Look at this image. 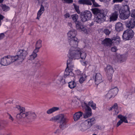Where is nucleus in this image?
Wrapping results in <instances>:
<instances>
[{
  "label": "nucleus",
  "instance_id": "f257e3e1",
  "mask_svg": "<svg viewBox=\"0 0 135 135\" xmlns=\"http://www.w3.org/2000/svg\"><path fill=\"white\" fill-rule=\"evenodd\" d=\"M16 108L20 112V113L17 114L16 115V117L17 119L20 120L24 118V121L28 123L34 121L37 117V115L34 112L28 111L23 113L25 110L24 107H21L19 105H16Z\"/></svg>",
  "mask_w": 135,
  "mask_h": 135
},
{
  "label": "nucleus",
  "instance_id": "f03ea898",
  "mask_svg": "<svg viewBox=\"0 0 135 135\" xmlns=\"http://www.w3.org/2000/svg\"><path fill=\"white\" fill-rule=\"evenodd\" d=\"M58 120L59 123V128L57 129L54 133L59 134L66 127V123L69 121L68 119L65 116L64 114H59L55 116L54 118H52L50 120Z\"/></svg>",
  "mask_w": 135,
  "mask_h": 135
},
{
  "label": "nucleus",
  "instance_id": "7ed1b4c3",
  "mask_svg": "<svg viewBox=\"0 0 135 135\" xmlns=\"http://www.w3.org/2000/svg\"><path fill=\"white\" fill-rule=\"evenodd\" d=\"M93 13L95 15L94 19V21L98 23H101L102 20L104 21H107L106 17H108L107 15V11L106 10H100L97 8L91 9Z\"/></svg>",
  "mask_w": 135,
  "mask_h": 135
},
{
  "label": "nucleus",
  "instance_id": "20e7f679",
  "mask_svg": "<svg viewBox=\"0 0 135 135\" xmlns=\"http://www.w3.org/2000/svg\"><path fill=\"white\" fill-rule=\"evenodd\" d=\"M28 49H20L17 52V55L13 56L15 61L18 62H22L25 59L28 54Z\"/></svg>",
  "mask_w": 135,
  "mask_h": 135
},
{
  "label": "nucleus",
  "instance_id": "39448f33",
  "mask_svg": "<svg viewBox=\"0 0 135 135\" xmlns=\"http://www.w3.org/2000/svg\"><path fill=\"white\" fill-rule=\"evenodd\" d=\"M80 49L78 48H71L68 56L70 59H78L80 58Z\"/></svg>",
  "mask_w": 135,
  "mask_h": 135
},
{
  "label": "nucleus",
  "instance_id": "423d86ee",
  "mask_svg": "<svg viewBox=\"0 0 135 135\" xmlns=\"http://www.w3.org/2000/svg\"><path fill=\"white\" fill-rule=\"evenodd\" d=\"M13 56H5L1 59L0 64L3 66H7L15 62Z\"/></svg>",
  "mask_w": 135,
  "mask_h": 135
},
{
  "label": "nucleus",
  "instance_id": "0eeeda50",
  "mask_svg": "<svg viewBox=\"0 0 135 135\" xmlns=\"http://www.w3.org/2000/svg\"><path fill=\"white\" fill-rule=\"evenodd\" d=\"M134 35V32L132 30L127 29L124 31L122 38L124 40H129L133 37Z\"/></svg>",
  "mask_w": 135,
  "mask_h": 135
},
{
  "label": "nucleus",
  "instance_id": "6e6552de",
  "mask_svg": "<svg viewBox=\"0 0 135 135\" xmlns=\"http://www.w3.org/2000/svg\"><path fill=\"white\" fill-rule=\"evenodd\" d=\"M81 20L83 22H85L90 20L92 16L91 12L88 11H85L80 14Z\"/></svg>",
  "mask_w": 135,
  "mask_h": 135
},
{
  "label": "nucleus",
  "instance_id": "1a4fd4ad",
  "mask_svg": "<svg viewBox=\"0 0 135 135\" xmlns=\"http://www.w3.org/2000/svg\"><path fill=\"white\" fill-rule=\"evenodd\" d=\"M92 2L93 6L94 7H98L99 5L95 2L94 0H79L78 1V3L84 5H91Z\"/></svg>",
  "mask_w": 135,
  "mask_h": 135
},
{
  "label": "nucleus",
  "instance_id": "9d476101",
  "mask_svg": "<svg viewBox=\"0 0 135 135\" xmlns=\"http://www.w3.org/2000/svg\"><path fill=\"white\" fill-rule=\"evenodd\" d=\"M118 91V89L116 87L110 89L107 94V96L109 99L114 97L117 94Z\"/></svg>",
  "mask_w": 135,
  "mask_h": 135
},
{
  "label": "nucleus",
  "instance_id": "9b49d317",
  "mask_svg": "<svg viewBox=\"0 0 135 135\" xmlns=\"http://www.w3.org/2000/svg\"><path fill=\"white\" fill-rule=\"evenodd\" d=\"M118 91V89L116 87L110 89L107 94V96L109 99L114 97L117 94Z\"/></svg>",
  "mask_w": 135,
  "mask_h": 135
},
{
  "label": "nucleus",
  "instance_id": "f8f14e48",
  "mask_svg": "<svg viewBox=\"0 0 135 135\" xmlns=\"http://www.w3.org/2000/svg\"><path fill=\"white\" fill-rule=\"evenodd\" d=\"M118 91V89L116 87L110 89L107 94V96L109 99L114 97L117 94Z\"/></svg>",
  "mask_w": 135,
  "mask_h": 135
},
{
  "label": "nucleus",
  "instance_id": "ddd939ff",
  "mask_svg": "<svg viewBox=\"0 0 135 135\" xmlns=\"http://www.w3.org/2000/svg\"><path fill=\"white\" fill-rule=\"evenodd\" d=\"M94 118H89L84 121L83 122L87 129L90 128L95 123Z\"/></svg>",
  "mask_w": 135,
  "mask_h": 135
},
{
  "label": "nucleus",
  "instance_id": "4468645a",
  "mask_svg": "<svg viewBox=\"0 0 135 135\" xmlns=\"http://www.w3.org/2000/svg\"><path fill=\"white\" fill-rule=\"evenodd\" d=\"M85 106V113L84 114V118H87L90 117L91 115V109L88 105L86 103H84Z\"/></svg>",
  "mask_w": 135,
  "mask_h": 135
},
{
  "label": "nucleus",
  "instance_id": "2eb2a0df",
  "mask_svg": "<svg viewBox=\"0 0 135 135\" xmlns=\"http://www.w3.org/2000/svg\"><path fill=\"white\" fill-rule=\"evenodd\" d=\"M118 118L120 119V120L117 122L116 127H118L123 122H124L126 123H128V121L127 119V117L126 116H123L121 114L119 115L118 116Z\"/></svg>",
  "mask_w": 135,
  "mask_h": 135
},
{
  "label": "nucleus",
  "instance_id": "dca6fc26",
  "mask_svg": "<svg viewBox=\"0 0 135 135\" xmlns=\"http://www.w3.org/2000/svg\"><path fill=\"white\" fill-rule=\"evenodd\" d=\"M68 40L70 45L71 46V48H77L79 41L77 38L74 37L73 39H68Z\"/></svg>",
  "mask_w": 135,
  "mask_h": 135
},
{
  "label": "nucleus",
  "instance_id": "f3484780",
  "mask_svg": "<svg viewBox=\"0 0 135 135\" xmlns=\"http://www.w3.org/2000/svg\"><path fill=\"white\" fill-rule=\"evenodd\" d=\"M126 27L129 28H132L135 26V18H131L125 23Z\"/></svg>",
  "mask_w": 135,
  "mask_h": 135
},
{
  "label": "nucleus",
  "instance_id": "a211bd4d",
  "mask_svg": "<svg viewBox=\"0 0 135 135\" xmlns=\"http://www.w3.org/2000/svg\"><path fill=\"white\" fill-rule=\"evenodd\" d=\"M120 18L122 20H125L128 18L130 16V13H127L126 12L119 10Z\"/></svg>",
  "mask_w": 135,
  "mask_h": 135
},
{
  "label": "nucleus",
  "instance_id": "6ab92c4d",
  "mask_svg": "<svg viewBox=\"0 0 135 135\" xmlns=\"http://www.w3.org/2000/svg\"><path fill=\"white\" fill-rule=\"evenodd\" d=\"M112 39L109 38H105L102 41V44L104 46H110L112 44Z\"/></svg>",
  "mask_w": 135,
  "mask_h": 135
},
{
  "label": "nucleus",
  "instance_id": "aec40b11",
  "mask_svg": "<svg viewBox=\"0 0 135 135\" xmlns=\"http://www.w3.org/2000/svg\"><path fill=\"white\" fill-rule=\"evenodd\" d=\"M76 31L74 29H72L69 31L67 33L68 39L74 38L75 37L76 34Z\"/></svg>",
  "mask_w": 135,
  "mask_h": 135
},
{
  "label": "nucleus",
  "instance_id": "412c9836",
  "mask_svg": "<svg viewBox=\"0 0 135 135\" xmlns=\"http://www.w3.org/2000/svg\"><path fill=\"white\" fill-rule=\"evenodd\" d=\"M102 81V77L99 73L96 74L95 76V82L97 85Z\"/></svg>",
  "mask_w": 135,
  "mask_h": 135
},
{
  "label": "nucleus",
  "instance_id": "4be33fe9",
  "mask_svg": "<svg viewBox=\"0 0 135 135\" xmlns=\"http://www.w3.org/2000/svg\"><path fill=\"white\" fill-rule=\"evenodd\" d=\"M118 13L117 12L115 11L112 13L110 16L109 21L111 22L112 21H114L117 20L118 18Z\"/></svg>",
  "mask_w": 135,
  "mask_h": 135
},
{
  "label": "nucleus",
  "instance_id": "5701e85b",
  "mask_svg": "<svg viewBox=\"0 0 135 135\" xmlns=\"http://www.w3.org/2000/svg\"><path fill=\"white\" fill-rule=\"evenodd\" d=\"M83 113L81 111H79L75 113L73 116L74 121H76L79 119L82 116Z\"/></svg>",
  "mask_w": 135,
  "mask_h": 135
},
{
  "label": "nucleus",
  "instance_id": "b1692460",
  "mask_svg": "<svg viewBox=\"0 0 135 135\" xmlns=\"http://www.w3.org/2000/svg\"><path fill=\"white\" fill-rule=\"evenodd\" d=\"M115 28L116 31L118 32L121 31L123 29V25L121 22H118L115 25Z\"/></svg>",
  "mask_w": 135,
  "mask_h": 135
},
{
  "label": "nucleus",
  "instance_id": "393cba45",
  "mask_svg": "<svg viewBox=\"0 0 135 135\" xmlns=\"http://www.w3.org/2000/svg\"><path fill=\"white\" fill-rule=\"evenodd\" d=\"M105 70L107 74H112L114 72V70L112 67L109 65L107 66Z\"/></svg>",
  "mask_w": 135,
  "mask_h": 135
},
{
  "label": "nucleus",
  "instance_id": "a878e982",
  "mask_svg": "<svg viewBox=\"0 0 135 135\" xmlns=\"http://www.w3.org/2000/svg\"><path fill=\"white\" fill-rule=\"evenodd\" d=\"M44 7L43 6L42 4H41L40 7V8L38 11L37 13V17L36 19L38 20H39L40 17L42 15V14L44 12Z\"/></svg>",
  "mask_w": 135,
  "mask_h": 135
},
{
  "label": "nucleus",
  "instance_id": "bb28decb",
  "mask_svg": "<svg viewBox=\"0 0 135 135\" xmlns=\"http://www.w3.org/2000/svg\"><path fill=\"white\" fill-rule=\"evenodd\" d=\"M118 104L117 103H115L109 109V110H114L115 111V114L116 115L117 114L119 113V111L118 110Z\"/></svg>",
  "mask_w": 135,
  "mask_h": 135
},
{
  "label": "nucleus",
  "instance_id": "cd10ccee",
  "mask_svg": "<svg viewBox=\"0 0 135 135\" xmlns=\"http://www.w3.org/2000/svg\"><path fill=\"white\" fill-rule=\"evenodd\" d=\"M72 70L69 69L68 68H66L64 72V76L65 77H66L68 76H73L74 75V74L72 72Z\"/></svg>",
  "mask_w": 135,
  "mask_h": 135
},
{
  "label": "nucleus",
  "instance_id": "c85d7f7f",
  "mask_svg": "<svg viewBox=\"0 0 135 135\" xmlns=\"http://www.w3.org/2000/svg\"><path fill=\"white\" fill-rule=\"evenodd\" d=\"M72 59L68 60L67 61V67L66 68L70 69V70H73L72 68L73 67V64L72 62Z\"/></svg>",
  "mask_w": 135,
  "mask_h": 135
},
{
  "label": "nucleus",
  "instance_id": "c756f323",
  "mask_svg": "<svg viewBox=\"0 0 135 135\" xmlns=\"http://www.w3.org/2000/svg\"><path fill=\"white\" fill-rule=\"evenodd\" d=\"M78 75H80V77L79 81L80 83H82L85 80L87 76L84 74H82L81 75V74L80 73L79 74H78Z\"/></svg>",
  "mask_w": 135,
  "mask_h": 135
},
{
  "label": "nucleus",
  "instance_id": "7c9ffc66",
  "mask_svg": "<svg viewBox=\"0 0 135 135\" xmlns=\"http://www.w3.org/2000/svg\"><path fill=\"white\" fill-rule=\"evenodd\" d=\"M59 109V107H54L48 110L47 111V113L48 114H50L55 111L58 110Z\"/></svg>",
  "mask_w": 135,
  "mask_h": 135
},
{
  "label": "nucleus",
  "instance_id": "2f4dec72",
  "mask_svg": "<svg viewBox=\"0 0 135 135\" xmlns=\"http://www.w3.org/2000/svg\"><path fill=\"white\" fill-rule=\"evenodd\" d=\"M76 27L77 29L80 30L83 26L82 23L79 21L75 22Z\"/></svg>",
  "mask_w": 135,
  "mask_h": 135
},
{
  "label": "nucleus",
  "instance_id": "473e14b6",
  "mask_svg": "<svg viewBox=\"0 0 135 135\" xmlns=\"http://www.w3.org/2000/svg\"><path fill=\"white\" fill-rule=\"evenodd\" d=\"M123 7L121 10L124 12H126L127 13H130L129 11V7L127 5H123Z\"/></svg>",
  "mask_w": 135,
  "mask_h": 135
},
{
  "label": "nucleus",
  "instance_id": "72a5a7b5",
  "mask_svg": "<svg viewBox=\"0 0 135 135\" xmlns=\"http://www.w3.org/2000/svg\"><path fill=\"white\" fill-rule=\"evenodd\" d=\"M112 43H114L115 45H118L119 44L120 41V38H112Z\"/></svg>",
  "mask_w": 135,
  "mask_h": 135
},
{
  "label": "nucleus",
  "instance_id": "f704fd0d",
  "mask_svg": "<svg viewBox=\"0 0 135 135\" xmlns=\"http://www.w3.org/2000/svg\"><path fill=\"white\" fill-rule=\"evenodd\" d=\"M115 59L118 62H124L125 61V59H123L122 57L120 55H118L115 57Z\"/></svg>",
  "mask_w": 135,
  "mask_h": 135
},
{
  "label": "nucleus",
  "instance_id": "c9c22d12",
  "mask_svg": "<svg viewBox=\"0 0 135 135\" xmlns=\"http://www.w3.org/2000/svg\"><path fill=\"white\" fill-rule=\"evenodd\" d=\"M0 6L2 7V9L4 11H7L10 9V8L9 7L5 4H1L0 5Z\"/></svg>",
  "mask_w": 135,
  "mask_h": 135
},
{
  "label": "nucleus",
  "instance_id": "e433bc0d",
  "mask_svg": "<svg viewBox=\"0 0 135 135\" xmlns=\"http://www.w3.org/2000/svg\"><path fill=\"white\" fill-rule=\"evenodd\" d=\"M68 84V86L71 89L74 88L76 86V83L74 81L70 82Z\"/></svg>",
  "mask_w": 135,
  "mask_h": 135
},
{
  "label": "nucleus",
  "instance_id": "4c0bfd02",
  "mask_svg": "<svg viewBox=\"0 0 135 135\" xmlns=\"http://www.w3.org/2000/svg\"><path fill=\"white\" fill-rule=\"evenodd\" d=\"M79 129L81 131L84 132L87 130L83 122L82 123L79 127Z\"/></svg>",
  "mask_w": 135,
  "mask_h": 135
},
{
  "label": "nucleus",
  "instance_id": "58836bf2",
  "mask_svg": "<svg viewBox=\"0 0 135 135\" xmlns=\"http://www.w3.org/2000/svg\"><path fill=\"white\" fill-rule=\"evenodd\" d=\"M88 105L89 106H91L92 109L95 110L96 109V104L94 103L93 101H90L88 103Z\"/></svg>",
  "mask_w": 135,
  "mask_h": 135
},
{
  "label": "nucleus",
  "instance_id": "ea45409f",
  "mask_svg": "<svg viewBox=\"0 0 135 135\" xmlns=\"http://www.w3.org/2000/svg\"><path fill=\"white\" fill-rule=\"evenodd\" d=\"M41 47L42 41L40 40H39L36 42L35 47L37 48L40 49Z\"/></svg>",
  "mask_w": 135,
  "mask_h": 135
},
{
  "label": "nucleus",
  "instance_id": "a19ab883",
  "mask_svg": "<svg viewBox=\"0 0 135 135\" xmlns=\"http://www.w3.org/2000/svg\"><path fill=\"white\" fill-rule=\"evenodd\" d=\"M78 15L75 14L72 15V18L74 22L75 23L77 21V20L78 19Z\"/></svg>",
  "mask_w": 135,
  "mask_h": 135
},
{
  "label": "nucleus",
  "instance_id": "79ce46f5",
  "mask_svg": "<svg viewBox=\"0 0 135 135\" xmlns=\"http://www.w3.org/2000/svg\"><path fill=\"white\" fill-rule=\"evenodd\" d=\"M80 57L81 58V59H85L86 56V54L84 52H83L82 53H81V51L80 50Z\"/></svg>",
  "mask_w": 135,
  "mask_h": 135
},
{
  "label": "nucleus",
  "instance_id": "37998d69",
  "mask_svg": "<svg viewBox=\"0 0 135 135\" xmlns=\"http://www.w3.org/2000/svg\"><path fill=\"white\" fill-rule=\"evenodd\" d=\"M37 55V54H34L32 53V54L30 56L29 60H34L36 57Z\"/></svg>",
  "mask_w": 135,
  "mask_h": 135
},
{
  "label": "nucleus",
  "instance_id": "c03bdc74",
  "mask_svg": "<svg viewBox=\"0 0 135 135\" xmlns=\"http://www.w3.org/2000/svg\"><path fill=\"white\" fill-rule=\"evenodd\" d=\"M73 5L74 8L75 9L76 11L79 14L80 13V12L79 9V7L76 5L75 4H73Z\"/></svg>",
  "mask_w": 135,
  "mask_h": 135
},
{
  "label": "nucleus",
  "instance_id": "a18cd8bd",
  "mask_svg": "<svg viewBox=\"0 0 135 135\" xmlns=\"http://www.w3.org/2000/svg\"><path fill=\"white\" fill-rule=\"evenodd\" d=\"M80 30L83 31L86 34H88V31L86 28L83 26Z\"/></svg>",
  "mask_w": 135,
  "mask_h": 135
},
{
  "label": "nucleus",
  "instance_id": "49530a36",
  "mask_svg": "<svg viewBox=\"0 0 135 135\" xmlns=\"http://www.w3.org/2000/svg\"><path fill=\"white\" fill-rule=\"evenodd\" d=\"M103 32L107 35H109L110 33V31L107 28L104 29Z\"/></svg>",
  "mask_w": 135,
  "mask_h": 135
},
{
  "label": "nucleus",
  "instance_id": "de8ad7c7",
  "mask_svg": "<svg viewBox=\"0 0 135 135\" xmlns=\"http://www.w3.org/2000/svg\"><path fill=\"white\" fill-rule=\"evenodd\" d=\"M114 9L115 11L120 9V7L119 4H116L114 6Z\"/></svg>",
  "mask_w": 135,
  "mask_h": 135
},
{
  "label": "nucleus",
  "instance_id": "09e8293b",
  "mask_svg": "<svg viewBox=\"0 0 135 135\" xmlns=\"http://www.w3.org/2000/svg\"><path fill=\"white\" fill-rule=\"evenodd\" d=\"M64 3L70 4L73 2V0H62Z\"/></svg>",
  "mask_w": 135,
  "mask_h": 135
},
{
  "label": "nucleus",
  "instance_id": "8fccbe9b",
  "mask_svg": "<svg viewBox=\"0 0 135 135\" xmlns=\"http://www.w3.org/2000/svg\"><path fill=\"white\" fill-rule=\"evenodd\" d=\"M123 1V0H113L112 3L113 4L116 3H120Z\"/></svg>",
  "mask_w": 135,
  "mask_h": 135
},
{
  "label": "nucleus",
  "instance_id": "3c124183",
  "mask_svg": "<svg viewBox=\"0 0 135 135\" xmlns=\"http://www.w3.org/2000/svg\"><path fill=\"white\" fill-rule=\"evenodd\" d=\"M108 78L110 81H112V74H108Z\"/></svg>",
  "mask_w": 135,
  "mask_h": 135
},
{
  "label": "nucleus",
  "instance_id": "603ef678",
  "mask_svg": "<svg viewBox=\"0 0 135 135\" xmlns=\"http://www.w3.org/2000/svg\"><path fill=\"white\" fill-rule=\"evenodd\" d=\"M131 16L132 17L135 18V9L132 10Z\"/></svg>",
  "mask_w": 135,
  "mask_h": 135
},
{
  "label": "nucleus",
  "instance_id": "864d4df0",
  "mask_svg": "<svg viewBox=\"0 0 135 135\" xmlns=\"http://www.w3.org/2000/svg\"><path fill=\"white\" fill-rule=\"evenodd\" d=\"M7 115L9 119L11 120L12 121H13L14 120V119L13 117L10 114L7 113Z\"/></svg>",
  "mask_w": 135,
  "mask_h": 135
},
{
  "label": "nucleus",
  "instance_id": "5fc2aeb1",
  "mask_svg": "<svg viewBox=\"0 0 135 135\" xmlns=\"http://www.w3.org/2000/svg\"><path fill=\"white\" fill-rule=\"evenodd\" d=\"M39 49H40L37 48L35 47V49L34 50L32 53L34 54H37L36 53L38 52Z\"/></svg>",
  "mask_w": 135,
  "mask_h": 135
},
{
  "label": "nucleus",
  "instance_id": "6e6d98bb",
  "mask_svg": "<svg viewBox=\"0 0 135 135\" xmlns=\"http://www.w3.org/2000/svg\"><path fill=\"white\" fill-rule=\"evenodd\" d=\"M117 50V47L115 46L112 47L111 49V50L113 52H115Z\"/></svg>",
  "mask_w": 135,
  "mask_h": 135
},
{
  "label": "nucleus",
  "instance_id": "4d7b16f0",
  "mask_svg": "<svg viewBox=\"0 0 135 135\" xmlns=\"http://www.w3.org/2000/svg\"><path fill=\"white\" fill-rule=\"evenodd\" d=\"M5 35L4 33H1L0 34V40L3 38L5 37Z\"/></svg>",
  "mask_w": 135,
  "mask_h": 135
},
{
  "label": "nucleus",
  "instance_id": "13d9d810",
  "mask_svg": "<svg viewBox=\"0 0 135 135\" xmlns=\"http://www.w3.org/2000/svg\"><path fill=\"white\" fill-rule=\"evenodd\" d=\"M41 61H40L37 62L36 64V66L37 67L40 66L42 65V64H41Z\"/></svg>",
  "mask_w": 135,
  "mask_h": 135
},
{
  "label": "nucleus",
  "instance_id": "bf43d9fd",
  "mask_svg": "<svg viewBox=\"0 0 135 135\" xmlns=\"http://www.w3.org/2000/svg\"><path fill=\"white\" fill-rule=\"evenodd\" d=\"M58 80L59 81V82L58 83L59 84L60 83H61V82L62 81L64 80V79H63V78L62 77H60V78L58 79Z\"/></svg>",
  "mask_w": 135,
  "mask_h": 135
},
{
  "label": "nucleus",
  "instance_id": "052dcab7",
  "mask_svg": "<svg viewBox=\"0 0 135 135\" xmlns=\"http://www.w3.org/2000/svg\"><path fill=\"white\" fill-rule=\"evenodd\" d=\"M64 16L65 18H67L70 17V15L69 13H66L64 15Z\"/></svg>",
  "mask_w": 135,
  "mask_h": 135
},
{
  "label": "nucleus",
  "instance_id": "680f3d73",
  "mask_svg": "<svg viewBox=\"0 0 135 135\" xmlns=\"http://www.w3.org/2000/svg\"><path fill=\"white\" fill-rule=\"evenodd\" d=\"M123 3L124 4V5H127L128 3V0H123Z\"/></svg>",
  "mask_w": 135,
  "mask_h": 135
},
{
  "label": "nucleus",
  "instance_id": "e2e57ef3",
  "mask_svg": "<svg viewBox=\"0 0 135 135\" xmlns=\"http://www.w3.org/2000/svg\"><path fill=\"white\" fill-rule=\"evenodd\" d=\"M128 94L127 93H126V94L124 95V96L126 97V98H127L128 96Z\"/></svg>",
  "mask_w": 135,
  "mask_h": 135
},
{
  "label": "nucleus",
  "instance_id": "0e129e2a",
  "mask_svg": "<svg viewBox=\"0 0 135 135\" xmlns=\"http://www.w3.org/2000/svg\"><path fill=\"white\" fill-rule=\"evenodd\" d=\"M68 25H69V26H70V27H71L72 25V23H70V22H68Z\"/></svg>",
  "mask_w": 135,
  "mask_h": 135
},
{
  "label": "nucleus",
  "instance_id": "69168bd1",
  "mask_svg": "<svg viewBox=\"0 0 135 135\" xmlns=\"http://www.w3.org/2000/svg\"><path fill=\"white\" fill-rule=\"evenodd\" d=\"M96 128H97L98 129H100V127L98 125L96 126Z\"/></svg>",
  "mask_w": 135,
  "mask_h": 135
},
{
  "label": "nucleus",
  "instance_id": "338daca9",
  "mask_svg": "<svg viewBox=\"0 0 135 135\" xmlns=\"http://www.w3.org/2000/svg\"><path fill=\"white\" fill-rule=\"evenodd\" d=\"M129 117H132L133 116L132 114H130L128 115Z\"/></svg>",
  "mask_w": 135,
  "mask_h": 135
},
{
  "label": "nucleus",
  "instance_id": "774afa93",
  "mask_svg": "<svg viewBox=\"0 0 135 135\" xmlns=\"http://www.w3.org/2000/svg\"><path fill=\"white\" fill-rule=\"evenodd\" d=\"M3 1V0H0V3H2Z\"/></svg>",
  "mask_w": 135,
  "mask_h": 135
}]
</instances>
